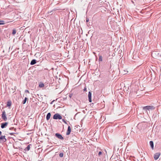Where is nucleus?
I'll use <instances>...</instances> for the list:
<instances>
[{"mask_svg":"<svg viewBox=\"0 0 161 161\" xmlns=\"http://www.w3.org/2000/svg\"><path fill=\"white\" fill-rule=\"evenodd\" d=\"M155 108V107L153 106H147L143 107L142 108L143 110H144L145 112L148 114L147 111H149L150 110H154Z\"/></svg>","mask_w":161,"mask_h":161,"instance_id":"nucleus-1","label":"nucleus"},{"mask_svg":"<svg viewBox=\"0 0 161 161\" xmlns=\"http://www.w3.org/2000/svg\"><path fill=\"white\" fill-rule=\"evenodd\" d=\"M53 119H61L62 118L61 116L58 113H57L53 115Z\"/></svg>","mask_w":161,"mask_h":161,"instance_id":"nucleus-2","label":"nucleus"},{"mask_svg":"<svg viewBox=\"0 0 161 161\" xmlns=\"http://www.w3.org/2000/svg\"><path fill=\"white\" fill-rule=\"evenodd\" d=\"M55 136L58 138L59 139L61 140H63L64 139V138L63 137L62 135H61L60 134H59V133H56L55 134Z\"/></svg>","mask_w":161,"mask_h":161,"instance_id":"nucleus-3","label":"nucleus"},{"mask_svg":"<svg viewBox=\"0 0 161 161\" xmlns=\"http://www.w3.org/2000/svg\"><path fill=\"white\" fill-rule=\"evenodd\" d=\"M2 118L5 121H6L7 120V118L4 111L3 112L2 114Z\"/></svg>","mask_w":161,"mask_h":161,"instance_id":"nucleus-4","label":"nucleus"},{"mask_svg":"<svg viewBox=\"0 0 161 161\" xmlns=\"http://www.w3.org/2000/svg\"><path fill=\"white\" fill-rule=\"evenodd\" d=\"M160 155V153H155L154 156V158L155 160H157Z\"/></svg>","mask_w":161,"mask_h":161,"instance_id":"nucleus-5","label":"nucleus"},{"mask_svg":"<svg viewBox=\"0 0 161 161\" xmlns=\"http://www.w3.org/2000/svg\"><path fill=\"white\" fill-rule=\"evenodd\" d=\"M8 124V122H5L1 123V128L2 129L4 128L7 126Z\"/></svg>","mask_w":161,"mask_h":161,"instance_id":"nucleus-6","label":"nucleus"},{"mask_svg":"<svg viewBox=\"0 0 161 161\" xmlns=\"http://www.w3.org/2000/svg\"><path fill=\"white\" fill-rule=\"evenodd\" d=\"M88 100L90 102H92V93L91 92H88Z\"/></svg>","mask_w":161,"mask_h":161,"instance_id":"nucleus-7","label":"nucleus"},{"mask_svg":"<svg viewBox=\"0 0 161 161\" xmlns=\"http://www.w3.org/2000/svg\"><path fill=\"white\" fill-rule=\"evenodd\" d=\"M71 131V128L70 126H69L67 130L66 133V135H67L70 134Z\"/></svg>","mask_w":161,"mask_h":161,"instance_id":"nucleus-8","label":"nucleus"},{"mask_svg":"<svg viewBox=\"0 0 161 161\" xmlns=\"http://www.w3.org/2000/svg\"><path fill=\"white\" fill-rule=\"evenodd\" d=\"M31 144H29V145H28V146H27V147L25 148V151H29L30 150V148H31Z\"/></svg>","mask_w":161,"mask_h":161,"instance_id":"nucleus-9","label":"nucleus"},{"mask_svg":"<svg viewBox=\"0 0 161 161\" xmlns=\"http://www.w3.org/2000/svg\"><path fill=\"white\" fill-rule=\"evenodd\" d=\"M51 114L50 113H48L46 116V119L47 120H48L50 118Z\"/></svg>","mask_w":161,"mask_h":161,"instance_id":"nucleus-10","label":"nucleus"},{"mask_svg":"<svg viewBox=\"0 0 161 161\" xmlns=\"http://www.w3.org/2000/svg\"><path fill=\"white\" fill-rule=\"evenodd\" d=\"M36 63V61L35 59H33L31 60L30 64L31 65H34Z\"/></svg>","mask_w":161,"mask_h":161,"instance_id":"nucleus-11","label":"nucleus"},{"mask_svg":"<svg viewBox=\"0 0 161 161\" xmlns=\"http://www.w3.org/2000/svg\"><path fill=\"white\" fill-rule=\"evenodd\" d=\"M11 104H12V102H11V101L10 100H9L7 102V105L8 107H10L11 105Z\"/></svg>","mask_w":161,"mask_h":161,"instance_id":"nucleus-12","label":"nucleus"},{"mask_svg":"<svg viewBox=\"0 0 161 161\" xmlns=\"http://www.w3.org/2000/svg\"><path fill=\"white\" fill-rule=\"evenodd\" d=\"M150 144V145L151 147L153 149V147H154V145H153V141H150L149 142Z\"/></svg>","mask_w":161,"mask_h":161,"instance_id":"nucleus-13","label":"nucleus"},{"mask_svg":"<svg viewBox=\"0 0 161 161\" xmlns=\"http://www.w3.org/2000/svg\"><path fill=\"white\" fill-rule=\"evenodd\" d=\"M28 98L26 97H25L24 100H23V101L22 102V103L23 104H25V103L26 101L28 99Z\"/></svg>","mask_w":161,"mask_h":161,"instance_id":"nucleus-14","label":"nucleus"},{"mask_svg":"<svg viewBox=\"0 0 161 161\" xmlns=\"http://www.w3.org/2000/svg\"><path fill=\"white\" fill-rule=\"evenodd\" d=\"M103 60V57L102 56H99L98 60L99 62L102 61Z\"/></svg>","mask_w":161,"mask_h":161,"instance_id":"nucleus-15","label":"nucleus"},{"mask_svg":"<svg viewBox=\"0 0 161 161\" xmlns=\"http://www.w3.org/2000/svg\"><path fill=\"white\" fill-rule=\"evenodd\" d=\"M16 33V30L15 29H14L12 31V34L14 35Z\"/></svg>","mask_w":161,"mask_h":161,"instance_id":"nucleus-16","label":"nucleus"},{"mask_svg":"<svg viewBox=\"0 0 161 161\" xmlns=\"http://www.w3.org/2000/svg\"><path fill=\"white\" fill-rule=\"evenodd\" d=\"M5 22L3 20H0V25H4Z\"/></svg>","mask_w":161,"mask_h":161,"instance_id":"nucleus-17","label":"nucleus"},{"mask_svg":"<svg viewBox=\"0 0 161 161\" xmlns=\"http://www.w3.org/2000/svg\"><path fill=\"white\" fill-rule=\"evenodd\" d=\"M64 153H60L59 154V156L60 157L62 158L63 157Z\"/></svg>","mask_w":161,"mask_h":161,"instance_id":"nucleus-18","label":"nucleus"},{"mask_svg":"<svg viewBox=\"0 0 161 161\" xmlns=\"http://www.w3.org/2000/svg\"><path fill=\"white\" fill-rule=\"evenodd\" d=\"M39 86L40 87H42L44 86V84L43 83H42L39 85Z\"/></svg>","mask_w":161,"mask_h":161,"instance_id":"nucleus-19","label":"nucleus"},{"mask_svg":"<svg viewBox=\"0 0 161 161\" xmlns=\"http://www.w3.org/2000/svg\"><path fill=\"white\" fill-rule=\"evenodd\" d=\"M13 129H14L15 131H16V129L15 128H14V127H11L9 128L10 130H12Z\"/></svg>","mask_w":161,"mask_h":161,"instance_id":"nucleus-20","label":"nucleus"},{"mask_svg":"<svg viewBox=\"0 0 161 161\" xmlns=\"http://www.w3.org/2000/svg\"><path fill=\"white\" fill-rule=\"evenodd\" d=\"M62 121H63L64 123H65V124H67V122H66V121L64 119H62Z\"/></svg>","mask_w":161,"mask_h":161,"instance_id":"nucleus-21","label":"nucleus"},{"mask_svg":"<svg viewBox=\"0 0 161 161\" xmlns=\"http://www.w3.org/2000/svg\"><path fill=\"white\" fill-rule=\"evenodd\" d=\"M102 154V152H101L100 151L99 152L98 154L99 156H100Z\"/></svg>","mask_w":161,"mask_h":161,"instance_id":"nucleus-22","label":"nucleus"},{"mask_svg":"<svg viewBox=\"0 0 161 161\" xmlns=\"http://www.w3.org/2000/svg\"><path fill=\"white\" fill-rule=\"evenodd\" d=\"M25 92H28V93H29V91H28V90H25Z\"/></svg>","mask_w":161,"mask_h":161,"instance_id":"nucleus-23","label":"nucleus"},{"mask_svg":"<svg viewBox=\"0 0 161 161\" xmlns=\"http://www.w3.org/2000/svg\"><path fill=\"white\" fill-rule=\"evenodd\" d=\"M84 91H86V88L85 87L84 89H83Z\"/></svg>","mask_w":161,"mask_h":161,"instance_id":"nucleus-24","label":"nucleus"},{"mask_svg":"<svg viewBox=\"0 0 161 161\" xmlns=\"http://www.w3.org/2000/svg\"><path fill=\"white\" fill-rule=\"evenodd\" d=\"M15 133H9V134L11 135H13Z\"/></svg>","mask_w":161,"mask_h":161,"instance_id":"nucleus-25","label":"nucleus"},{"mask_svg":"<svg viewBox=\"0 0 161 161\" xmlns=\"http://www.w3.org/2000/svg\"><path fill=\"white\" fill-rule=\"evenodd\" d=\"M88 21H89V19H86V22H88Z\"/></svg>","mask_w":161,"mask_h":161,"instance_id":"nucleus-26","label":"nucleus"},{"mask_svg":"<svg viewBox=\"0 0 161 161\" xmlns=\"http://www.w3.org/2000/svg\"><path fill=\"white\" fill-rule=\"evenodd\" d=\"M1 134H2V132L0 131V135H1Z\"/></svg>","mask_w":161,"mask_h":161,"instance_id":"nucleus-27","label":"nucleus"},{"mask_svg":"<svg viewBox=\"0 0 161 161\" xmlns=\"http://www.w3.org/2000/svg\"><path fill=\"white\" fill-rule=\"evenodd\" d=\"M154 53H155L154 52H153V53H152V55H153V54H154Z\"/></svg>","mask_w":161,"mask_h":161,"instance_id":"nucleus-28","label":"nucleus"},{"mask_svg":"<svg viewBox=\"0 0 161 161\" xmlns=\"http://www.w3.org/2000/svg\"><path fill=\"white\" fill-rule=\"evenodd\" d=\"M71 97V96L70 95V96H69V97Z\"/></svg>","mask_w":161,"mask_h":161,"instance_id":"nucleus-29","label":"nucleus"}]
</instances>
